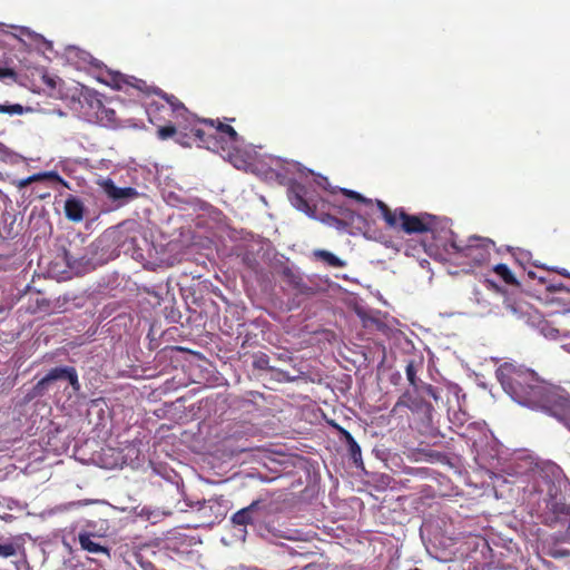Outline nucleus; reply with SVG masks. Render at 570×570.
<instances>
[{
	"mask_svg": "<svg viewBox=\"0 0 570 570\" xmlns=\"http://www.w3.org/2000/svg\"><path fill=\"white\" fill-rule=\"evenodd\" d=\"M100 80L117 90H124L125 92L136 90L138 96L148 97L156 95L164 99L166 105L157 101L148 104L146 112L149 121L151 124L166 121V117L163 114L171 116L180 129L189 130L193 134L198 147H204L215 153H223L229 149V145L232 146L239 141V136L232 126L218 119L198 118L177 97L168 95L159 88L148 86L142 79L124 75L119 71H107L106 77Z\"/></svg>",
	"mask_w": 570,
	"mask_h": 570,
	"instance_id": "f257e3e1",
	"label": "nucleus"
},
{
	"mask_svg": "<svg viewBox=\"0 0 570 570\" xmlns=\"http://www.w3.org/2000/svg\"><path fill=\"white\" fill-rule=\"evenodd\" d=\"M503 390L519 404L548 413L561 387L541 380L533 370L504 363L497 371Z\"/></svg>",
	"mask_w": 570,
	"mask_h": 570,
	"instance_id": "f03ea898",
	"label": "nucleus"
},
{
	"mask_svg": "<svg viewBox=\"0 0 570 570\" xmlns=\"http://www.w3.org/2000/svg\"><path fill=\"white\" fill-rule=\"evenodd\" d=\"M288 199L291 204L298 210L306 214L308 217L318 219L325 225H328L338 232L346 230L347 226L354 220L355 213L342 205L332 206L336 209V213L341 218L330 214L318 212L317 199L314 197V191L311 186L301 184L298 181H291L288 186Z\"/></svg>",
	"mask_w": 570,
	"mask_h": 570,
	"instance_id": "7ed1b4c3",
	"label": "nucleus"
},
{
	"mask_svg": "<svg viewBox=\"0 0 570 570\" xmlns=\"http://www.w3.org/2000/svg\"><path fill=\"white\" fill-rule=\"evenodd\" d=\"M376 206L390 228L401 229L406 234L434 233L439 224L438 217L428 213L410 215L403 207L392 210L379 199Z\"/></svg>",
	"mask_w": 570,
	"mask_h": 570,
	"instance_id": "20e7f679",
	"label": "nucleus"
},
{
	"mask_svg": "<svg viewBox=\"0 0 570 570\" xmlns=\"http://www.w3.org/2000/svg\"><path fill=\"white\" fill-rule=\"evenodd\" d=\"M494 246L490 238L471 236L466 242L452 238L444 245V249L455 256L461 264L480 266L490 261Z\"/></svg>",
	"mask_w": 570,
	"mask_h": 570,
	"instance_id": "39448f33",
	"label": "nucleus"
},
{
	"mask_svg": "<svg viewBox=\"0 0 570 570\" xmlns=\"http://www.w3.org/2000/svg\"><path fill=\"white\" fill-rule=\"evenodd\" d=\"M114 240L118 247L132 257H142V245L147 243L145 228L136 219H127L118 224L114 230Z\"/></svg>",
	"mask_w": 570,
	"mask_h": 570,
	"instance_id": "423d86ee",
	"label": "nucleus"
},
{
	"mask_svg": "<svg viewBox=\"0 0 570 570\" xmlns=\"http://www.w3.org/2000/svg\"><path fill=\"white\" fill-rule=\"evenodd\" d=\"M59 380H66L75 391L80 390L78 373L72 366H60L51 368L37 384L32 386L39 397L47 394L51 385Z\"/></svg>",
	"mask_w": 570,
	"mask_h": 570,
	"instance_id": "0eeeda50",
	"label": "nucleus"
},
{
	"mask_svg": "<svg viewBox=\"0 0 570 570\" xmlns=\"http://www.w3.org/2000/svg\"><path fill=\"white\" fill-rule=\"evenodd\" d=\"M161 122L163 121H157L154 124L157 126L156 135L158 139L167 140L169 138H175L176 142L185 147L196 144L193 134L189 130L180 129L174 119L168 120V124L163 125Z\"/></svg>",
	"mask_w": 570,
	"mask_h": 570,
	"instance_id": "6e6552de",
	"label": "nucleus"
},
{
	"mask_svg": "<svg viewBox=\"0 0 570 570\" xmlns=\"http://www.w3.org/2000/svg\"><path fill=\"white\" fill-rule=\"evenodd\" d=\"M547 414L554 417L570 432V394L566 390L561 389L553 399Z\"/></svg>",
	"mask_w": 570,
	"mask_h": 570,
	"instance_id": "1a4fd4ad",
	"label": "nucleus"
},
{
	"mask_svg": "<svg viewBox=\"0 0 570 570\" xmlns=\"http://www.w3.org/2000/svg\"><path fill=\"white\" fill-rule=\"evenodd\" d=\"M266 510L262 500L253 501L248 507L243 508L232 515V522L236 525L254 524L258 521Z\"/></svg>",
	"mask_w": 570,
	"mask_h": 570,
	"instance_id": "9d476101",
	"label": "nucleus"
},
{
	"mask_svg": "<svg viewBox=\"0 0 570 570\" xmlns=\"http://www.w3.org/2000/svg\"><path fill=\"white\" fill-rule=\"evenodd\" d=\"M89 105L95 109V119L105 127L116 128L119 125L116 111L102 104L99 98H91Z\"/></svg>",
	"mask_w": 570,
	"mask_h": 570,
	"instance_id": "9b49d317",
	"label": "nucleus"
},
{
	"mask_svg": "<svg viewBox=\"0 0 570 570\" xmlns=\"http://www.w3.org/2000/svg\"><path fill=\"white\" fill-rule=\"evenodd\" d=\"M282 277L284 282L289 285L297 294L301 295H311L313 294V288L307 285L302 275L294 272L289 267H284L282 271Z\"/></svg>",
	"mask_w": 570,
	"mask_h": 570,
	"instance_id": "f8f14e48",
	"label": "nucleus"
},
{
	"mask_svg": "<svg viewBox=\"0 0 570 570\" xmlns=\"http://www.w3.org/2000/svg\"><path fill=\"white\" fill-rule=\"evenodd\" d=\"M107 196L112 200L132 199L138 193L132 187H117L111 179H107L104 184Z\"/></svg>",
	"mask_w": 570,
	"mask_h": 570,
	"instance_id": "ddd939ff",
	"label": "nucleus"
},
{
	"mask_svg": "<svg viewBox=\"0 0 570 570\" xmlns=\"http://www.w3.org/2000/svg\"><path fill=\"white\" fill-rule=\"evenodd\" d=\"M63 208H65L66 217L69 220L73 222V223H79L83 219L85 205L79 198H77L72 195H69L65 202Z\"/></svg>",
	"mask_w": 570,
	"mask_h": 570,
	"instance_id": "4468645a",
	"label": "nucleus"
},
{
	"mask_svg": "<svg viewBox=\"0 0 570 570\" xmlns=\"http://www.w3.org/2000/svg\"><path fill=\"white\" fill-rule=\"evenodd\" d=\"M79 543L81 549L86 550L89 553H105L109 556V550L107 547L101 546L99 542L95 541V535L91 533H79Z\"/></svg>",
	"mask_w": 570,
	"mask_h": 570,
	"instance_id": "2eb2a0df",
	"label": "nucleus"
},
{
	"mask_svg": "<svg viewBox=\"0 0 570 570\" xmlns=\"http://www.w3.org/2000/svg\"><path fill=\"white\" fill-rule=\"evenodd\" d=\"M313 257L330 267L343 268L346 266V263L343 259L326 249H315L313 252Z\"/></svg>",
	"mask_w": 570,
	"mask_h": 570,
	"instance_id": "dca6fc26",
	"label": "nucleus"
},
{
	"mask_svg": "<svg viewBox=\"0 0 570 570\" xmlns=\"http://www.w3.org/2000/svg\"><path fill=\"white\" fill-rule=\"evenodd\" d=\"M547 289L557 294L553 299L564 301L570 305V278L566 283H550Z\"/></svg>",
	"mask_w": 570,
	"mask_h": 570,
	"instance_id": "f3484780",
	"label": "nucleus"
},
{
	"mask_svg": "<svg viewBox=\"0 0 570 570\" xmlns=\"http://www.w3.org/2000/svg\"><path fill=\"white\" fill-rule=\"evenodd\" d=\"M266 529L275 538H282L289 541H298L303 539L302 531L297 529L281 530L274 527L273 524H268Z\"/></svg>",
	"mask_w": 570,
	"mask_h": 570,
	"instance_id": "a211bd4d",
	"label": "nucleus"
},
{
	"mask_svg": "<svg viewBox=\"0 0 570 570\" xmlns=\"http://www.w3.org/2000/svg\"><path fill=\"white\" fill-rule=\"evenodd\" d=\"M266 529L275 538H282L289 541H298L303 539L302 531L297 529L281 530L274 527L273 524H268Z\"/></svg>",
	"mask_w": 570,
	"mask_h": 570,
	"instance_id": "6ab92c4d",
	"label": "nucleus"
},
{
	"mask_svg": "<svg viewBox=\"0 0 570 570\" xmlns=\"http://www.w3.org/2000/svg\"><path fill=\"white\" fill-rule=\"evenodd\" d=\"M550 510L554 514L557 521H566L570 519V505L563 502L552 501Z\"/></svg>",
	"mask_w": 570,
	"mask_h": 570,
	"instance_id": "aec40b11",
	"label": "nucleus"
},
{
	"mask_svg": "<svg viewBox=\"0 0 570 570\" xmlns=\"http://www.w3.org/2000/svg\"><path fill=\"white\" fill-rule=\"evenodd\" d=\"M504 306L513 315H523L525 313V304L511 296L504 298Z\"/></svg>",
	"mask_w": 570,
	"mask_h": 570,
	"instance_id": "412c9836",
	"label": "nucleus"
},
{
	"mask_svg": "<svg viewBox=\"0 0 570 570\" xmlns=\"http://www.w3.org/2000/svg\"><path fill=\"white\" fill-rule=\"evenodd\" d=\"M494 273L500 276L507 284H518L514 275L505 264H498L493 268Z\"/></svg>",
	"mask_w": 570,
	"mask_h": 570,
	"instance_id": "4be33fe9",
	"label": "nucleus"
},
{
	"mask_svg": "<svg viewBox=\"0 0 570 570\" xmlns=\"http://www.w3.org/2000/svg\"><path fill=\"white\" fill-rule=\"evenodd\" d=\"M253 367L262 371L273 370V367L269 366V357L265 353H258L254 355Z\"/></svg>",
	"mask_w": 570,
	"mask_h": 570,
	"instance_id": "5701e85b",
	"label": "nucleus"
},
{
	"mask_svg": "<svg viewBox=\"0 0 570 570\" xmlns=\"http://www.w3.org/2000/svg\"><path fill=\"white\" fill-rule=\"evenodd\" d=\"M350 456L353 460L354 464L360 468L363 466L362 452L358 443L354 441L352 444L347 446Z\"/></svg>",
	"mask_w": 570,
	"mask_h": 570,
	"instance_id": "b1692460",
	"label": "nucleus"
},
{
	"mask_svg": "<svg viewBox=\"0 0 570 570\" xmlns=\"http://www.w3.org/2000/svg\"><path fill=\"white\" fill-rule=\"evenodd\" d=\"M340 191L348 197V198H352L358 203H363V204H366V205H372L373 202L372 199H368V198H365L363 195H361L360 193L357 191H354V190H351V189H346V188H340Z\"/></svg>",
	"mask_w": 570,
	"mask_h": 570,
	"instance_id": "393cba45",
	"label": "nucleus"
},
{
	"mask_svg": "<svg viewBox=\"0 0 570 570\" xmlns=\"http://www.w3.org/2000/svg\"><path fill=\"white\" fill-rule=\"evenodd\" d=\"M24 112L23 106L20 104L12 105H1L0 104V114H9V115H22Z\"/></svg>",
	"mask_w": 570,
	"mask_h": 570,
	"instance_id": "a878e982",
	"label": "nucleus"
},
{
	"mask_svg": "<svg viewBox=\"0 0 570 570\" xmlns=\"http://www.w3.org/2000/svg\"><path fill=\"white\" fill-rule=\"evenodd\" d=\"M406 379L413 387H417L416 370L413 362H410L405 367Z\"/></svg>",
	"mask_w": 570,
	"mask_h": 570,
	"instance_id": "bb28decb",
	"label": "nucleus"
},
{
	"mask_svg": "<svg viewBox=\"0 0 570 570\" xmlns=\"http://www.w3.org/2000/svg\"><path fill=\"white\" fill-rule=\"evenodd\" d=\"M333 426L338 431L341 440L344 441L347 446L355 441L353 435L344 428L337 424H333Z\"/></svg>",
	"mask_w": 570,
	"mask_h": 570,
	"instance_id": "cd10ccee",
	"label": "nucleus"
},
{
	"mask_svg": "<svg viewBox=\"0 0 570 570\" xmlns=\"http://www.w3.org/2000/svg\"><path fill=\"white\" fill-rule=\"evenodd\" d=\"M17 552L16 547L12 543H0V557L9 558L14 556Z\"/></svg>",
	"mask_w": 570,
	"mask_h": 570,
	"instance_id": "c85d7f7f",
	"label": "nucleus"
},
{
	"mask_svg": "<svg viewBox=\"0 0 570 570\" xmlns=\"http://www.w3.org/2000/svg\"><path fill=\"white\" fill-rule=\"evenodd\" d=\"M539 478L543 480V484L549 495L553 497V491L556 490L554 483L550 479L542 475V473H539Z\"/></svg>",
	"mask_w": 570,
	"mask_h": 570,
	"instance_id": "c756f323",
	"label": "nucleus"
},
{
	"mask_svg": "<svg viewBox=\"0 0 570 570\" xmlns=\"http://www.w3.org/2000/svg\"><path fill=\"white\" fill-rule=\"evenodd\" d=\"M17 73L12 68L0 67V79L12 78L16 79Z\"/></svg>",
	"mask_w": 570,
	"mask_h": 570,
	"instance_id": "7c9ffc66",
	"label": "nucleus"
},
{
	"mask_svg": "<svg viewBox=\"0 0 570 570\" xmlns=\"http://www.w3.org/2000/svg\"><path fill=\"white\" fill-rule=\"evenodd\" d=\"M37 397H39V396L36 395L35 390L31 387L28 391H26V393L21 400V404H23V405L29 404L32 400H35Z\"/></svg>",
	"mask_w": 570,
	"mask_h": 570,
	"instance_id": "2f4dec72",
	"label": "nucleus"
},
{
	"mask_svg": "<svg viewBox=\"0 0 570 570\" xmlns=\"http://www.w3.org/2000/svg\"><path fill=\"white\" fill-rule=\"evenodd\" d=\"M42 178L41 175H32L26 179H22L20 183H19V186L20 187H26L27 185H29L30 183L32 181H37V180H40Z\"/></svg>",
	"mask_w": 570,
	"mask_h": 570,
	"instance_id": "473e14b6",
	"label": "nucleus"
},
{
	"mask_svg": "<svg viewBox=\"0 0 570 570\" xmlns=\"http://www.w3.org/2000/svg\"><path fill=\"white\" fill-rule=\"evenodd\" d=\"M316 184L324 188V189H327L330 183H328V179L326 177H322V176H318V178L315 180Z\"/></svg>",
	"mask_w": 570,
	"mask_h": 570,
	"instance_id": "72a5a7b5",
	"label": "nucleus"
},
{
	"mask_svg": "<svg viewBox=\"0 0 570 570\" xmlns=\"http://www.w3.org/2000/svg\"><path fill=\"white\" fill-rule=\"evenodd\" d=\"M485 286L494 292H501V288L491 279L484 281Z\"/></svg>",
	"mask_w": 570,
	"mask_h": 570,
	"instance_id": "f704fd0d",
	"label": "nucleus"
},
{
	"mask_svg": "<svg viewBox=\"0 0 570 570\" xmlns=\"http://www.w3.org/2000/svg\"><path fill=\"white\" fill-rule=\"evenodd\" d=\"M425 455L430 459V460H436L439 461L443 455L439 452H435V451H428L425 453Z\"/></svg>",
	"mask_w": 570,
	"mask_h": 570,
	"instance_id": "c9c22d12",
	"label": "nucleus"
},
{
	"mask_svg": "<svg viewBox=\"0 0 570 570\" xmlns=\"http://www.w3.org/2000/svg\"><path fill=\"white\" fill-rule=\"evenodd\" d=\"M43 81H45V83H47V85H48L49 87H51V88H55V87H56V81H55V79H52L51 77H49V76H47V75H45V76H43Z\"/></svg>",
	"mask_w": 570,
	"mask_h": 570,
	"instance_id": "e433bc0d",
	"label": "nucleus"
},
{
	"mask_svg": "<svg viewBox=\"0 0 570 570\" xmlns=\"http://www.w3.org/2000/svg\"><path fill=\"white\" fill-rule=\"evenodd\" d=\"M426 390H428V393H429L430 395H432L434 399H436V395H435V393H434V389H433V386H432V385H429V386L426 387Z\"/></svg>",
	"mask_w": 570,
	"mask_h": 570,
	"instance_id": "4c0bfd02",
	"label": "nucleus"
},
{
	"mask_svg": "<svg viewBox=\"0 0 570 570\" xmlns=\"http://www.w3.org/2000/svg\"><path fill=\"white\" fill-rule=\"evenodd\" d=\"M558 273L570 278V274L566 269H560V271H558Z\"/></svg>",
	"mask_w": 570,
	"mask_h": 570,
	"instance_id": "58836bf2",
	"label": "nucleus"
},
{
	"mask_svg": "<svg viewBox=\"0 0 570 570\" xmlns=\"http://www.w3.org/2000/svg\"><path fill=\"white\" fill-rule=\"evenodd\" d=\"M66 258H67L68 265H69V266H72V263L70 262V256H69V254H66Z\"/></svg>",
	"mask_w": 570,
	"mask_h": 570,
	"instance_id": "ea45409f",
	"label": "nucleus"
},
{
	"mask_svg": "<svg viewBox=\"0 0 570 570\" xmlns=\"http://www.w3.org/2000/svg\"><path fill=\"white\" fill-rule=\"evenodd\" d=\"M543 490H544V489H543V488H541V485L539 484V489H538V491H539V492H543Z\"/></svg>",
	"mask_w": 570,
	"mask_h": 570,
	"instance_id": "a19ab883",
	"label": "nucleus"
},
{
	"mask_svg": "<svg viewBox=\"0 0 570 570\" xmlns=\"http://www.w3.org/2000/svg\"><path fill=\"white\" fill-rule=\"evenodd\" d=\"M325 200L322 199V207H325Z\"/></svg>",
	"mask_w": 570,
	"mask_h": 570,
	"instance_id": "79ce46f5",
	"label": "nucleus"
},
{
	"mask_svg": "<svg viewBox=\"0 0 570 570\" xmlns=\"http://www.w3.org/2000/svg\"><path fill=\"white\" fill-rule=\"evenodd\" d=\"M399 405H401V402H396V404H395V407H394V409H396Z\"/></svg>",
	"mask_w": 570,
	"mask_h": 570,
	"instance_id": "37998d69",
	"label": "nucleus"
},
{
	"mask_svg": "<svg viewBox=\"0 0 570 570\" xmlns=\"http://www.w3.org/2000/svg\"><path fill=\"white\" fill-rule=\"evenodd\" d=\"M410 570H421V569H419V568H414V569H410Z\"/></svg>",
	"mask_w": 570,
	"mask_h": 570,
	"instance_id": "c03bdc74",
	"label": "nucleus"
}]
</instances>
